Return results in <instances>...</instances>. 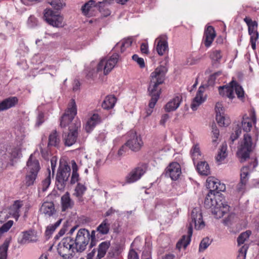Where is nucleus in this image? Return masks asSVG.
Instances as JSON below:
<instances>
[{"label": "nucleus", "instance_id": "a211bd4d", "mask_svg": "<svg viewBox=\"0 0 259 259\" xmlns=\"http://www.w3.org/2000/svg\"><path fill=\"white\" fill-rule=\"evenodd\" d=\"M157 43L156 51L158 54L162 56L168 50L167 37L166 35H162L155 40Z\"/></svg>", "mask_w": 259, "mask_h": 259}, {"label": "nucleus", "instance_id": "5701e85b", "mask_svg": "<svg viewBox=\"0 0 259 259\" xmlns=\"http://www.w3.org/2000/svg\"><path fill=\"white\" fill-rule=\"evenodd\" d=\"M215 37V33L214 28L211 26H208L205 29L203 36L204 43L205 47H209Z\"/></svg>", "mask_w": 259, "mask_h": 259}, {"label": "nucleus", "instance_id": "c9c22d12", "mask_svg": "<svg viewBox=\"0 0 259 259\" xmlns=\"http://www.w3.org/2000/svg\"><path fill=\"white\" fill-rule=\"evenodd\" d=\"M210 58L213 66H218L222 58L221 51L220 50H212L210 52Z\"/></svg>", "mask_w": 259, "mask_h": 259}, {"label": "nucleus", "instance_id": "4468645a", "mask_svg": "<svg viewBox=\"0 0 259 259\" xmlns=\"http://www.w3.org/2000/svg\"><path fill=\"white\" fill-rule=\"evenodd\" d=\"M22 206V201H15L13 204L10 207L8 212L7 211H2L0 212V221L4 222L2 221L3 219L5 220L10 217H12L17 221L20 216V209Z\"/></svg>", "mask_w": 259, "mask_h": 259}, {"label": "nucleus", "instance_id": "49530a36", "mask_svg": "<svg viewBox=\"0 0 259 259\" xmlns=\"http://www.w3.org/2000/svg\"><path fill=\"white\" fill-rule=\"evenodd\" d=\"M9 246V242L5 241L0 246V259H7Z\"/></svg>", "mask_w": 259, "mask_h": 259}, {"label": "nucleus", "instance_id": "58836bf2", "mask_svg": "<svg viewBox=\"0 0 259 259\" xmlns=\"http://www.w3.org/2000/svg\"><path fill=\"white\" fill-rule=\"evenodd\" d=\"M191 153L192 158L194 163L196 161L201 159V153L199 147L198 145H195L192 147Z\"/></svg>", "mask_w": 259, "mask_h": 259}, {"label": "nucleus", "instance_id": "a18cd8bd", "mask_svg": "<svg viewBox=\"0 0 259 259\" xmlns=\"http://www.w3.org/2000/svg\"><path fill=\"white\" fill-rule=\"evenodd\" d=\"M61 222L62 219H60L54 224L48 226L45 232L46 235L49 238L56 228L60 226Z\"/></svg>", "mask_w": 259, "mask_h": 259}, {"label": "nucleus", "instance_id": "e2e57ef3", "mask_svg": "<svg viewBox=\"0 0 259 259\" xmlns=\"http://www.w3.org/2000/svg\"><path fill=\"white\" fill-rule=\"evenodd\" d=\"M215 109L216 114L217 113L219 114V113H224V108L221 103H219V102L217 103L216 104Z\"/></svg>", "mask_w": 259, "mask_h": 259}, {"label": "nucleus", "instance_id": "6ab92c4d", "mask_svg": "<svg viewBox=\"0 0 259 259\" xmlns=\"http://www.w3.org/2000/svg\"><path fill=\"white\" fill-rule=\"evenodd\" d=\"M18 99L17 97H10L0 101V112L7 110L15 107L18 103Z\"/></svg>", "mask_w": 259, "mask_h": 259}, {"label": "nucleus", "instance_id": "a878e982", "mask_svg": "<svg viewBox=\"0 0 259 259\" xmlns=\"http://www.w3.org/2000/svg\"><path fill=\"white\" fill-rule=\"evenodd\" d=\"M40 210L47 217L53 216L56 213L55 206L52 202H45L42 204Z\"/></svg>", "mask_w": 259, "mask_h": 259}, {"label": "nucleus", "instance_id": "f3484780", "mask_svg": "<svg viewBox=\"0 0 259 259\" xmlns=\"http://www.w3.org/2000/svg\"><path fill=\"white\" fill-rule=\"evenodd\" d=\"M143 144L141 138L136 133H133L132 137L126 143V145L134 151H139Z\"/></svg>", "mask_w": 259, "mask_h": 259}, {"label": "nucleus", "instance_id": "4c0bfd02", "mask_svg": "<svg viewBox=\"0 0 259 259\" xmlns=\"http://www.w3.org/2000/svg\"><path fill=\"white\" fill-rule=\"evenodd\" d=\"M227 149V144L225 143L223 144L216 157V160L217 162H219V164L226 157L227 155L226 153Z\"/></svg>", "mask_w": 259, "mask_h": 259}, {"label": "nucleus", "instance_id": "79ce46f5", "mask_svg": "<svg viewBox=\"0 0 259 259\" xmlns=\"http://www.w3.org/2000/svg\"><path fill=\"white\" fill-rule=\"evenodd\" d=\"M72 174L71 178V183L74 184L78 181L79 175L77 173V165L74 160L71 161Z\"/></svg>", "mask_w": 259, "mask_h": 259}, {"label": "nucleus", "instance_id": "a19ab883", "mask_svg": "<svg viewBox=\"0 0 259 259\" xmlns=\"http://www.w3.org/2000/svg\"><path fill=\"white\" fill-rule=\"evenodd\" d=\"M95 1L90 0L84 4L81 7L82 13L86 16L89 15V12L92 10L93 7H95Z\"/></svg>", "mask_w": 259, "mask_h": 259}, {"label": "nucleus", "instance_id": "7ed1b4c3", "mask_svg": "<svg viewBox=\"0 0 259 259\" xmlns=\"http://www.w3.org/2000/svg\"><path fill=\"white\" fill-rule=\"evenodd\" d=\"M204 205L206 208H211L212 214L217 219L223 217L229 210V206L220 197L217 198L212 190L206 196Z\"/></svg>", "mask_w": 259, "mask_h": 259}, {"label": "nucleus", "instance_id": "423d86ee", "mask_svg": "<svg viewBox=\"0 0 259 259\" xmlns=\"http://www.w3.org/2000/svg\"><path fill=\"white\" fill-rule=\"evenodd\" d=\"M27 174L25 179V185L27 187L34 184L40 169L39 163L38 160L31 154L27 162Z\"/></svg>", "mask_w": 259, "mask_h": 259}, {"label": "nucleus", "instance_id": "aec40b11", "mask_svg": "<svg viewBox=\"0 0 259 259\" xmlns=\"http://www.w3.org/2000/svg\"><path fill=\"white\" fill-rule=\"evenodd\" d=\"M204 88L201 86L199 88L195 97L193 99L191 105V108L193 111L197 109L198 107L205 101L206 97L203 96Z\"/></svg>", "mask_w": 259, "mask_h": 259}, {"label": "nucleus", "instance_id": "473e14b6", "mask_svg": "<svg viewBox=\"0 0 259 259\" xmlns=\"http://www.w3.org/2000/svg\"><path fill=\"white\" fill-rule=\"evenodd\" d=\"M198 172L203 176H208L210 174V170L208 164L205 161H200L197 165Z\"/></svg>", "mask_w": 259, "mask_h": 259}, {"label": "nucleus", "instance_id": "13d9d810", "mask_svg": "<svg viewBox=\"0 0 259 259\" xmlns=\"http://www.w3.org/2000/svg\"><path fill=\"white\" fill-rule=\"evenodd\" d=\"M132 59L134 61L137 63V64L141 68L145 67V65L144 60L142 58H140L138 56V55L135 54L132 56Z\"/></svg>", "mask_w": 259, "mask_h": 259}, {"label": "nucleus", "instance_id": "4be33fe9", "mask_svg": "<svg viewBox=\"0 0 259 259\" xmlns=\"http://www.w3.org/2000/svg\"><path fill=\"white\" fill-rule=\"evenodd\" d=\"M22 234V237L19 241L21 244L35 242L37 240L36 232L34 230H30L23 232Z\"/></svg>", "mask_w": 259, "mask_h": 259}, {"label": "nucleus", "instance_id": "412c9836", "mask_svg": "<svg viewBox=\"0 0 259 259\" xmlns=\"http://www.w3.org/2000/svg\"><path fill=\"white\" fill-rule=\"evenodd\" d=\"M77 129L78 128L68 129L69 133L67 134L64 133L63 140L66 146H71L75 143L78 136Z\"/></svg>", "mask_w": 259, "mask_h": 259}, {"label": "nucleus", "instance_id": "8fccbe9b", "mask_svg": "<svg viewBox=\"0 0 259 259\" xmlns=\"http://www.w3.org/2000/svg\"><path fill=\"white\" fill-rule=\"evenodd\" d=\"M51 181V172H50V170H49V172L48 176L47 177V178L45 180H44L42 181V183H41V186H42L41 189H42V191L43 192L46 191L48 189L49 186L50 185Z\"/></svg>", "mask_w": 259, "mask_h": 259}, {"label": "nucleus", "instance_id": "ea45409f", "mask_svg": "<svg viewBox=\"0 0 259 259\" xmlns=\"http://www.w3.org/2000/svg\"><path fill=\"white\" fill-rule=\"evenodd\" d=\"M74 250L77 252H82L84 251L89 243L74 240Z\"/></svg>", "mask_w": 259, "mask_h": 259}, {"label": "nucleus", "instance_id": "052dcab7", "mask_svg": "<svg viewBox=\"0 0 259 259\" xmlns=\"http://www.w3.org/2000/svg\"><path fill=\"white\" fill-rule=\"evenodd\" d=\"M21 155V151L19 147L14 148L11 152V156L14 158H19Z\"/></svg>", "mask_w": 259, "mask_h": 259}, {"label": "nucleus", "instance_id": "6e6552de", "mask_svg": "<svg viewBox=\"0 0 259 259\" xmlns=\"http://www.w3.org/2000/svg\"><path fill=\"white\" fill-rule=\"evenodd\" d=\"M74 241L72 238L67 237L63 238L58 244L57 251L64 259H70L75 254L73 248Z\"/></svg>", "mask_w": 259, "mask_h": 259}, {"label": "nucleus", "instance_id": "9b49d317", "mask_svg": "<svg viewBox=\"0 0 259 259\" xmlns=\"http://www.w3.org/2000/svg\"><path fill=\"white\" fill-rule=\"evenodd\" d=\"M119 58L117 54H114L110 57L105 58L101 60L97 66V71H103L104 74H108L115 67Z\"/></svg>", "mask_w": 259, "mask_h": 259}, {"label": "nucleus", "instance_id": "dca6fc26", "mask_svg": "<svg viewBox=\"0 0 259 259\" xmlns=\"http://www.w3.org/2000/svg\"><path fill=\"white\" fill-rule=\"evenodd\" d=\"M181 174V166L178 162L170 163L166 169V175L169 177L174 181L178 180Z\"/></svg>", "mask_w": 259, "mask_h": 259}, {"label": "nucleus", "instance_id": "c756f323", "mask_svg": "<svg viewBox=\"0 0 259 259\" xmlns=\"http://www.w3.org/2000/svg\"><path fill=\"white\" fill-rule=\"evenodd\" d=\"M110 245V242L109 241L101 242L98 246V254L96 256V259H101L103 258L105 255Z\"/></svg>", "mask_w": 259, "mask_h": 259}, {"label": "nucleus", "instance_id": "338daca9", "mask_svg": "<svg viewBox=\"0 0 259 259\" xmlns=\"http://www.w3.org/2000/svg\"><path fill=\"white\" fill-rule=\"evenodd\" d=\"M212 138H218L219 136V131L217 129L215 125H213L212 126Z\"/></svg>", "mask_w": 259, "mask_h": 259}, {"label": "nucleus", "instance_id": "20e7f679", "mask_svg": "<svg viewBox=\"0 0 259 259\" xmlns=\"http://www.w3.org/2000/svg\"><path fill=\"white\" fill-rule=\"evenodd\" d=\"M259 130L255 129L252 135L251 134L246 133L243 136L242 141L240 143L238 154L240 157L241 162H243L249 157L250 153L255 146L256 142L258 140Z\"/></svg>", "mask_w": 259, "mask_h": 259}, {"label": "nucleus", "instance_id": "774afa93", "mask_svg": "<svg viewBox=\"0 0 259 259\" xmlns=\"http://www.w3.org/2000/svg\"><path fill=\"white\" fill-rule=\"evenodd\" d=\"M169 118V115L167 114H164L162 115L160 120V124L162 126H164L166 122Z\"/></svg>", "mask_w": 259, "mask_h": 259}, {"label": "nucleus", "instance_id": "72a5a7b5", "mask_svg": "<svg viewBox=\"0 0 259 259\" xmlns=\"http://www.w3.org/2000/svg\"><path fill=\"white\" fill-rule=\"evenodd\" d=\"M110 229V223L108 219H105L97 228V231L102 235L108 234Z\"/></svg>", "mask_w": 259, "mask_h": 259}, {"label": "nucleus", "instance_id": "b1692460", "mask_svg": "<svg viewBox=\"0 0 259 259\" xmlns=\"http://www.w3.org/2000/svg\"><path fill=\"white\" fill-rule=\"evenodd\" d=\"M101 118L100 116L97 113L93 114L92 116L88 120L85 125V130L88 133H90L94 128V127L100 123Z\"/></svg>", "mask_w": 259, "mask_h": 259}, {"label": "nucleus", "instance_id": "de8ad7c7", "mask_svg": "<svg viewBox=\"0 0 259 259\" xmlns=\"http://www.w3.org/2000/svg\"><path fill=\"white\" fill-rule=\"evenodd\" d=\"M211 183L213 185L212 186V188L213 189V191H215L217 193H219L225 190V185L223 183H221L218 180H217L216 181H212Z\"/></svg>", "mask_w": 259, "mask_h": 259}, {"label": "nucleus", "instance_id": "f704fd0d", "mask_svg": "<svg viewBox=\"0 0 259 259\" xmlns=\"http://www.w3.org/2000/svg\"><path fill=\"white\" fill-rule=\"evenodd\" d=\"M216 120L221 126H227L230 123L229 117L225 113H217L216 114Z\"/></svg>", "mask_w": 259, "mask_h": 259}, {"label": "nucleus", "instance_id": "0e129e2a", "mask_svg": "<svg viewBox=\"0 0 259 259\" xmlns=\"http://www.w3.org/2000/svg\"><path fill=\"white\" fill-rule=\"evenodd\" d=\"M128 259H139L138 253L134 250H131L128 253Z\"/></svg>", "mask_w": 259, "mask_h": 259}, {"label": "nucleus", "instance_id": "9d476101", "mask_svg": "<svg viewBox=\"0 0 259 259\" xmlns=\"http://www.w3.org/2000/svg\"><path fill=\"white\" fill-rule=\"evenodd\" d=\"M44 18L49 24L55 27H63L65 24L63 16L50 9L44 11Z\"/></svg>", "mask_w": 259, "mask_h": 259}, {"label": "nucleus", "instance_id": "680f3d73", "mask_svg": "<svg viewBox=\"0 0 259 259\" xmlns=\"http://www.w3.org/2000/svg\"><path fill=\"white\" fill-rule=\"evenodd\" d=\"M44 122V114L42 112H39L36 118V125L39 126Z\"/></svg>", "mask_w": 259, "mask_h": 259}, {"label": "nucleus", "instance_id": "603ef678", "mask_svg": "<svg viewBox=\"0 0 259 259\" xmlns=\"http://www.w3.org/2000/svg\"><path fill=\"white\" fill-rule=\"evenodd\" d=\"M48 3L54 9L56 10H59L61 9L64 5L61 0H51Z\"/></svg>", "mask_w": 259, "mask_h": 259}, {"label": "nucleus", "instance_id": "4d7b16f0", "mask_svg": "<svg viewBox=\"0 0 259 259\" xmlns=\"http://www.w3.org/2000/svg\"><path fill=\"white\" fill-rule=\"evenodd\" d=\"M38 24L37 19L33 16L31 15L28 19L27 25L29 27L33 28Z\"/></svg>", "mask_w": 259, "mask_h": 259}, {"label": "nucleus", "instance_id": "2f4dec72", "mask_svg": "<svg viewBox=\"0 0 259 259\" xmlns=\"http://www.w3.org/2000/svg\"><path fill=\"white\" fill-rule=\"evenodd\" d=\"M116 102V99L114 96H107L102 104V107L107 110L111 109L114 106Z\"/></svg>", "mask_w": 259, "mask_h": 259}, {"label": "nucleus", "instance_id": "bb28decb", "mask_svg": "<svg viewBox=\"0 0 259 259\" xmlns=\"http://www.w3.org/2000/svg\"><path fill=\"white\" fill-rule=\"evenodd\" d=\"M182 102V97L177 96L169 101L165 106V110L166 112H170L176 110L180 106Z\"/></svg>", "mask_w": 259, "mask_h": 259}, {"label": "nucleus", "instance_id": "393cba45", "mask_svg": "<svg viewBox=\"0 0 259 259\" xmlns=\"http://www.w3.org/2000/svg\"><path fill=\"white\" fill-rule=\"evenodd\" d=\"M256 121V118L254 114H252L250 117L244 116L241 122L243 130L247 133L250 131L252 124H255Z\"/></svg>", "mask_w": 259, "mask_h": 259}, {"label": "nucleus", "instance_id": "6e6d98bb", "mask_svg": "<svg viewBox=\"0 0 259 259\" xmlns=\"http://www.w3.org/2000/svg\"><path fill=\"white\" fill-rule=\"evenodd\" d=\"M13 224V221H9L6 223L4 224L1 228H0V232H1L2 234L3 233L7 232L12 226Z\"/></svg>", "mask_w": 259, "mask_h": 259}, {"label": "nucleus", "instance_id": "f8f14e48", "mask_svg": "<svg viewBox=\"0 0 259 259\" xmlns=\"http://www.w3.org/2000/svg\"><path fill=\"white\" fill-rule=\"evenodd\" d=\"M256 166L257 162L255 161H253L252 163H250L249 165L243 166L241 169L240 181L237 185L236 187V190L238 192L241 193V194L244 193L246 188V184L248 181L249 174Z\"/></svg>", "mask_w": 259, "mask_h": 259}, {"label": "nucleus", "instance_id": "c03bdc74", "mask_svg": "<svg viewBox=\"0 0 259 259\" xmlns=\"http://www.w3.org/2000/svg\"><path fill=\"white\" fill-rule=\"evenodd\" d=\"M251 234L250 230H247L245 232L241 233L237 238V243L238 245L243 244L249 237Z\"/></svg>", "mask_w": 259, "mask_h": 259}, {"label": "nucleus", "instance_id": "69168bd1", "mask_svg": "<svg viewBox=\"0 0 259 259\" xmlns=\"http://www.w3.org/2000/svg\"><path fill=\"white\" fill-rule=\"evenodd\" d=\"M112 229L114 233H118L119 232V228L120 227V223L118 221H115L112 225Z\"/></svg>", "mask_w": 259, "mask_h": 259}, {"label": "nucleus", "instance_id": "864d4df0", "mask_svg": "<svg viewBox=\"0 0 259 259\" xmlns=\"http://www.w3.org/2000/svg\"><path fill=\"white\" fill-rule=\"evenodd\" d=\"M248 248V246L247 244H244L239 249V254L238 255V259H245Z\"/></svg>", "mask_w": 259, "mask_h": 259}, {"label": "nucleus", "instance_id": "ddd939ff", "mask_svg": "<svg viewBox=\"0 0 259 259\" xmlns=\"http://www.w3.org/2000/svg\"><path fill=\"white\" fill-rule=\"evenodd\" d=\"M71 169L69 165L60 166L56 176V185L59 190L64 189L70 175Z\"/></svg>", "mask_w": 259, "mask_h": 259}, {"label": "nucleus", "instance_id": "39448f33", "mask_svg": "<svg viewBox=\"0 0 259 259\" xmlns=\"http://www.w3.org/2000/svg\"><path fill=\"white\" fill-rule=\"evenodd\" d=\"M76 114V105L74 100L72 99L67 110H66L60 119V125L61 127L66 128L68 127V129L78 128L80 123L73 121L74 118Z\"/></svg>", "mask_w": 259, "mask_h": 259}, {"label": "nucleus", "instance_id": "7c9ffc66", "mask_svg": "<svg viewBox=\"0 0 259 259\" xmlns=\"http://www.w3.org/2000/svg\"><path fill=\"white\" fill-rule=\"evenodd\" d=\"M60 142L58 133L56 130H54L50 134L49 137V142L48 147H58Z\"/></svg>", "mask_w": 259, "mask_h": 259}, {"label": "nucleus", "instance_id": "f03ea898", "mask_svg": "<svg viewBox=\"0 0 259 259\" xmlns=\"http://www.w3.org/2000/svg\"><path fill=\"white\" fill-rule=\"evenodd\" d=\"M191 220L188 227L187 235H184L181 239L177 243V248L179 249L182 247L186 248L189 244L193 233V225L197 230L202 229L205 226L204 222L202 220V213L200 209L198 207L194 208L192 210Z\"/></svg>", "mask_w": 259, "mask_h": 259}, {"label": "nucleus", "instance_id": "e433bc0d", "mask_svg": "<svg viewBox=\"0 0 259 259\" xmlns=\"http://www.w3.org/2000/svg\"><path fill=\"white\" fill-rule=\"evenodd\" d=\"M244 22L248 26V33L251 34L257 32V23L255 21H252L250 18L246 17L244 19Z\"/></svg>", "mask_w": 259, "mask_h": 259}, {"label": "nucleus", "instance_id": "cd10ccee", "mask_svg": "<svg viewBox=\"0 0 259 259\" xmlns=\"http://www.w3.org/2000/svg\"><path fill=\"white\" fill-rule=\"evenodd\" d=\"M74 204L73 201L70 197L69 193L66 192L61 197L62 210L64 211L68 209L71 208Z\"/></svg>", "mask_w": 259, "mask_h": 259}, {"label": "nucleus", "instance_id": "09e8293b", "mask_svg": "<svg viewBox=\"0 0 259 259\" xmlns=\"http://www.w3.org/2000/svg\"><path fill=\"white\" fill-rule=\"evenodd\" d=\"M132 44V39L131 38H128L125 40H124L121 43L117 44L116 47H118L119 46L121 48V52H123L124 51L125 48L129 47L131 46Z\"/></svg>", "mask_w": 259, "mask_h": 259}, {"label": "nucleus", "instance_id": "0eeeda50", "mask_svg": "<svg viewBox=\"0 0 259 259\" xmlns=\"http://www.w3.org/2000/svg\"><path fill=\"white\" fill-rule=\"evenodd\" d=\"M219 94L224 97H227L230 99L235 98L234 92L239 99L244 97V92L243 88L234 80L231 81L228 85L220 87L219 88Z\"/></svg>", "mask_w": 259, "mask_h": 259}, {"label": "nucleus", "instance_id": "3c124183", "mask_svg": "<svg viewBox=\"0 0 259 259\" xmlns=\"http://www.w3.org/2000/svg\"><path fill=\"white\" fill-rule=\"evenodd\" d=\"M210 243L211 241L208 238L206 237L203 239L199 244V251H203L209 246Z\"/></svg>", "mask_w": 259, "mask_h": 259}, {"label": "nucleus", "instance_id": "f257e3e1", "mask_svg": "<svg viewBox=\"0 0 259 259\" xmlns=\"http://www.w3.org/2000/svg\"><path fill=\"white\" fill-rule=\"evenodd\" d=\"M166 72L167 69L165 67L160 66L151 73V80L148 91L151 98L149 103L150 109L147 111V116L152 113V109L154 107L159 98L161 89L158 88V85L163 83Z\"/></svg>", "mask_w": 259, "mask_h": 259}, {"label": "nucleus", "instance_id": "1a4fd4ad", "mask_svg": "<svg viewBox=\"0 0 259 259\" xmlns=\"http://www.w3.org/2000/svg\"><path fill=\"white\" fill-rule=\"evenodd\" d=\"M44 18L49 24L55 27H63L65 24L63 16L50 9L44 11Z\"/></svg>", "mask_w": 259, "mask_h": 259}, {"label": "nucleus", "instance_id": "37998d69", "mask_svg": "<svg viewBox=\"0 0 259 259\" xmlns=\"http://www.w3.org/2000/svg\"><path fill=\"white\" fill-rule=\"evenodd\" d=\"M87 188L84 185L81 183H78L75 188V192L74 193V195L78 198H80L84 194Z\"/></svg>", "mask_w": 259, "mask_h": 259}, {"label": "nucleus", "instance_id": "2eb2a0df", "mask_svg": "<svg viewBox=\"0 0 259 259\" xmlns=\"http://www.w3.org/2000/svg\"><path fill=\"white\" fill-rule=\"evenodd\" d=\"M147 169L146 164H142L133 169L126 177L127 183H133L139 180L145 174Z\"/></svg>", "mask_w": 259, "mask_h": 259}, {"label": "nucleus", "instance_id": "bf43d9fd", "mask_svg": "<svg viewBox=\"0 0 259 259\" xmlns=\"http://www.w3.org/2000/svg\"><path fill=\"white\" fill-rule=\"evenodd\" d=\"M241 130L239 126H236L234 129V133H233L230 136V139L232 142L236 140L240 136Z\"/></svg>", "mask_w": 259, "mask_h": 259}, {"label": "nucleus", "instance_id": "5fc2aeb1", "mask_svg": "<svg viewBox=\"0 0 259 259\" xmlns=\"http://www.w3.org/2000/svg\"><path fill=\"white\" fill-rule=\"evenodd\" d=\"M250 36V42L251 44V48L253 50H255L256 48V41L258 38V32L249 34Z\"/></svg>", "mask_w": 259, "mask_h": 259}, {"label": "nucleus", "instance_id": "c85d7f7f", "mask_svg": "<svg viewBox=\"0 0 259 259\" xmlns=\"http://www.w3.org/2000/svg\"><path fill=\"white\" fill-rule=\"evenodd\" d=\"M90 233L88 230L82 228L80 229L76 234L74 240L89 243Z\"/></svg>", "mask_w": 259, "mask_h": 259}]
</instances>
